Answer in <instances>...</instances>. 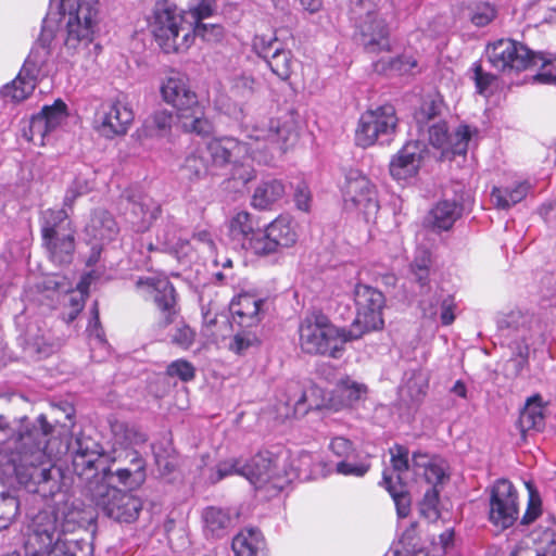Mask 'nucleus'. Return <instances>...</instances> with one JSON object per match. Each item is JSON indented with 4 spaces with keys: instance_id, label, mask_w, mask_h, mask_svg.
I'll list each match as a JSON object with an SVG mask.
<instances>
[{
    "instance_id": "54",
    "label": "nucleus",
    "mask_w": 556,
    "mask_h": 556,
    "mask_svg": "<svg viewBox=\"0 0 556 556\" xmlns=\"http://www.w3.org/2000/svg\"><path fill=\"white\" fill-rule=\"evenodd\" d=\"M529 491L528 507L521 518L522 525L533 522L542 513V502L539 492L530 484L527 483Z\"/></svg>"
},
{
    "instance_id": "39",
    "label": "nucleus",
    "mask_w": 556,
    "mask_h": 556,
    "mask_svg": "<svg viewBox=\"0 0 556 556\" xmlns=\"http://www.w3.org/2000/svg\"><path fill=\"white\" fill-rule=\"evenodd\" d=\"M435 304L432 301L429 302V307L426 306V302H421L422 309L425 314L429 316H435L438 314L437 305L440 306V319L442 325L448 326L455 320L454 309L456 307L454 296L451 294H445L443 290L435 293L434 295Z\"/></svg>"
},
{
    "instance_id": "14",
    "label": "nucleus",
    "mask_w": 556,
    "mask_h": 556,
    "mask_svg": "<svg viewBox=\"0 0 556 556\" xmlns=\"http://www.w3.org/2000/svg\"><path fill=\"white\" fill-rule=\"evenodd\" d=\"M342 192L346 210L358 211L367 222L376 218L380 208L377 190L366 176L349 172Z\"/></svg>"
},
{
    "instance_id": "23",
    "label": "nucleus",
    "mask_w": 556,
    "mask_h": 556,
    "mask_svg": "<svg viewBox=\"0 0 556 556\" xmlns=\"http://www.w3.org/2000/svg\"><path fill=\"white\" fill-rule=\"evenodd\" d=\"M463 206L455 200L439 201L425 216L422 226L434 232L450 230L462 216Z\"/></svg>"
},
{
    "instance_id": "41",
    "label": "nucleus",
    "mask_w": 556,
    "mask_h": 556,
    "mask_svg": "<svg viewBox=\"0 0 556 556\" xmlns=\"http://www.w3.org/2000/svg\"><path fill=\"white\" fill-rule=\"evenodd\" d=\"M24 350L29 356L46 357L53 352V344L40 329L29 327L24 338Z\"/></svg>"
},
{
    "instance_id": "13",
    "label": "nucleus",
    "mask_w": 556,
    "mask_h": 556,
    "mask_svg": "<svg viewBox=\"0 0 556 556\" xmlns=\"http://www.w3.org/2000/svg\"><path fill=\"white\" fill-rule=\"evenodd\" d=\"M356 317L350 329L361 332V338L370 331L383 328L386 298L381 291L368 285L357 283L354 288Z\"/></svg>"
},
{
    "instance_id": "5",
    "label": "nucleus",
    "mask_w": 556,
    "mask_h": 556,
    "mask_svg": "<svg viewBox=\"0 0 556 556\" xmlns=\"http://www.w3.org/2000/svg\"><path fill=\"white\" fill-rule=\"evenodd\" d=\"M299 344L305 354L341 357L346 342L361 338V332L339 328L321 313L306 315L299 325Z\"/></svg>"
},
{
    "instance_id": "49",
    "label": "nucleus",
    "mask_w": 556,
    "mask_h": 556,
    "mask_svg": "<svg viewBox=\"0 0 556 556\" xmlns=\"http://www.w3.org/2000/svg\"><path fill=\"white\" fill-rule=\"evenodd\" d=\"M430 265V252L428 250H418L410 264V273L420 287H425L429 280Z\"/></svg>"
},
{
    "instance_id": "61",
    "label": "nucleus",
    "mask_w": 556,
    "mask_h": 556,
    "mask_svg": "<svg viewBox=\"0 0 556 556\" xmlns=\"http://www.w3.org/2000/svg\"><path fill=\"white\" fill-rule=\"evenodd\" d=\"M256 342H257V339L254 334H252L250 332L242 331V332L237 333L232 338V340L229 344V349H230V351H232L237 354H243V353H245V351L248 349H250L251 346L256 344Z\"/></svg>"
},
{
    "instance_id": "27",
    "label": "nucleus",
    "mask_w": 556,
    "mask_h": 556,
    "mask_svg": "<svg viewBox=\"0 0 556 556\" xmlns=\"http://www.w3.org/2000/svg\"><path fill=\"white\" fill-rule=\"evenodd\" d=\"M545 407L542 397L535 394L529 397L518 418L521 433L542 431L545 427Z\"/></svg>"
},
{
    "instance_id": "20",
    "label": "nucleus",
    "mask_w": 556,
    "mask_h": 556,
    "mask_svg": "<svg viewBox=\"0 0 556 556\" xmlns=\"http://www.w3.org/2000/svg\"><path fill=\"white\" fill-rule=\"evenodd\" d=\"M357 28L358 41L367 52L375 53L390 49L388 26L377 12L367 11Z\"/></svg>"
},
{
    "instance_id": "46",
    "label": "nucleus",
    "mask_w": 556,
    "mask_h": 556,
    "mask_svg": "<svg viewBox=\"0 0 556 556\" xmlns=\"http://www.w3.org/2000/svg\"><path fill=\"white\" fill-rule=\"evenodd\" d=\"M271 72L277 75L280 79L287 80L292 73L293 59L290 50L283 47L279 49V52L274 53L267 60H265Z\"/></svg>"
},
{
    "instance_id": "33",
    "label": "nucleus",
    "mask_w": 556,
    "mask_h": 556,
    "mask_svg": "<svg viewBox=\"0 0 556 556\" xmlns=\"http://www.w3.org/2000/svg\"><path fill=\"white\" fill-rule=\"evenodd\" d=\"M530 185L527 181L517 182L511 187H494L491 199L496 207L507 210L521 202L528 194Z\"/></svg>"
},
{
    "instance_id": "34",
    "label": "nucleus",
    "mask_w": 556,
    "mask_h": 556,
    "mask_svg": "<svg viewBox=\"0 0 556 556\" xmlns=\"http://www.w3.org/2000/svg\"><path fill=\"white\" fill-rule=\"evenodd\" d=\"M114 439V447L134 448L132 446L142 444L147 441V435L134 425L123 421H115L111 425Z\"/></svg>"
},
{
    "instance_id": "40",
    "label": "nucleus",
    "mask_w": 556,
    "mask_h": 556,
    "mask_svg": "<svg viewBox=\"0 0 556 556\" xmlns=\"http://www.w3.org/2000/svg\"><path fill=\"white\" fill-rule=\"evenodd\" d=\"M382 485L388 490L396 506L399 517L404 518L410 511V496L402 482H393L387 470L382 475Z\"/></svg>"
},
{
    "instance_id": "3",
    "label": "nucleus",
    "mask_w": 556,
    "mask_h": 556,
    "mask_svg": "<svg viewBox=\"0 0 556 556\" xmlns=\"http://www.w3.org/2000/svg\"><path fill=\"white\" fill-rule=\"evenodd\" d=\"M298 137L296 128L291 118L281 121L270 118L264 124L255 125L248 135V140L240 141L233 137H222L211 140L206 151L215 166L239 164L247 159L258 163H268L274 153H283L288 144Z\"/></svg>"
},
{
    "instance_id": "1",
    "label": "nucleus",
    "mask_w": 556,
    "mask_h": 556,
    "mask_svg": "<svg viewBox=\"0 0 556 556\" xmlns=\"http://www.w3.org/2000/svg\"><path fill=\"white\" fill-rule=\"evenodd\" d=\"M53 427L45 415L31 428L15 430L0 415V481L15 479L29 492L52 497L61 491L62 470L47 452Z\"/></svg>"
},
{
    "instance_id": "32",
    "label": "nucleus",
    "mask_w": 556,
    "mask_h": 556,
    "mask_svg": "<svg viewBox=\"0 0 556 556\" xmlns=\"http://www.w3.org/2000/svg\"><path fill=\"white\" fill-rule=\"evenodd\" d=\"M265 547L262 533L257 529H244L232 540L236 556H260Z\"/></svg>"
},
{
    "instance_id": "51",
    "label": "nucleus",
    "mask_w": 556,
    "mask_h": 556,
    "mask_svg": "<svg viewBox=\"0 0 556 556\" xmlns=\"http://www.w3.org/2000/svg\"><path fill=\"white\" fill-rule=\"evenodd\" d=\"M281 48L282 43L275 36L257 35L253 40L254 51L264 60L279 52Z\"/></svg>"
},
{
    "instance_id": "42",
    "label": "nucleus",
    "mask_w": 556,
    "mask_h": 556,
    "mask_svg": "<svg viewBox=\"0 0 556 556\" xmlns=\"http://www.w3.org/2000/svg\"><path fill=\"white\" fill-rule=\"evenodd\" d=\"M217 11L215 0H192L189 9L184 13L187 20V26L193 27L198 24H203L205 18L213 16Z\"/></svg>"
},
{
    "instance_id": "16",
    "label": "nucleus",
    "mask_w": 556,
    "mask_h": 556,
    "mask_svg": "<svg viewBox=\"0 0 556 556\" xmlns=\"http://www.w3.org/2000/svg\"><path fill=\"white\" fill-rule=\"evenodd\" d=\"M128 220L138 231H146L161 213L160 205L138 190H126L122 195Z\"/></svg>"
},
{
    "instance_id": "52",
    "label": "nucleus",
    "mask_w": 556,
    "mask_h": 556,
    "mask_svg": "<svg viewBox=\"0 0 556 556\" xmlns=\"http://www.w3.org/2000/svg\"><path fill=\"white\" fill-rule=\"evenodd\" d=\"M389 453L392 468L397 472V482H401V473L407 471L412 466L408 459V448L401 444H394L389 448Z\"/></svg>"
},
{
    "instance_id": "64",
    "label": "nucleus",
    "mask_w": 556,
    "mask_h": 556,
    "mask_svg": "<svg viewBox=\"0 0 556 556\" xmlns=\"http://www.w3.org/2000/svg\"><path fill=\"white\" fill-rule=\"evenodd\" d=\"M415 67H417V60L409 54H403L390 61V70L400 75L412 73Z\"/></svg>"
},
{
    "instance_id": "7",
    "label": "nucleus",
    "mask_w": 556,
    "mask_h": 556,
    "mask_svg": "<svg viewBox=\"0 0 556 556\" xmlns=\"http://www.w3.org/2000/svg\"><path fill=\"white\" fill-rule=\"evenodd\" d=\"M56 22L55 14L52 13L43 20L38 41L30 50L18 75L2 88L4 98L21 102L33 93L37 77L50 58V45L55 36Z\"/></svg>"
},
{
    "instance_id": "24",
    "label": "nucleus",
    "mask_w": 556,
    "mask_h": 556,
    "mask_svg": "<svg viewBox=\"0 0 556 556\" xmlns=\"http://www.w3.org/2000/svg\"><path fill=\"white\" fill-rule=\"evenodd\" d=\"M368 389L364 383L356 382L346 377L341 379L333 389L329 399L330 405L334 409L353 407L361 401H364Z\"/></svg>"
},
{
    "instance_id": "15",
    "label": "nucleus",
    "mask_w": 556,
    "mask_h": 556,
    "mask_svg": "<svg viewBox=\"0 0 556 556\" xmlns=\"http://www.w3.org/2000/svg\"><path fill=\"white\" fill-rule=\"evenodd\" d=\"M519 516L518 493L513 483L500 479L490 496V521L501 529L511 527Z\"/></svg>"
},
{
    "instance_id": "55",
    "label": "nucleus",
    "mask_w": 556,
    "mask_h": 556,
    "mask_svg": "<svg viewBox=\"0 0 556 556\" xmlns=\"http://www.w3.org/2000/svg\"><path fill=\"white\" fill-rule=\"evenodd\" d=\"M191 34L210 42H217L224 37V28L219 24L203 23L191 27Z\"/></svg>"
},
{
    "instance_id": "30",
    "label": "nucleus",
    "mask_w": 556,
    "mask_h": 556,
    "mask_svg": "<svg viewBox=\"0 0 556 556\" xmlns=\"http://www.w3.org/2000/svg\"><path fill=\"white\" fill-rule=\"evenodd\" d=\"M286 193L285 185L279 179H269L258 184L252 195L251 204L258 210H267Z\"/></svg>"
},
{
    "instance_id": "8",
    "label": "nucleus",
    "mask_w": 556,
    "mask_h": 556,
    "mask_svg": "<svg viewBox=\"0 0 556 556\" xmlns=\"http://www.w3.org/2000/svg\"><path fill=\"white\" fill-rule=\"evenodd\" d=\"M85 488L94 504L117 522H134L142 509V501L138 496L113 485L88 481Z\"/></svg>"
},
{
    "instance_id": "56",
    "label": "nucleus",
    "mask_w": 556,
    "mask_h": 556,
    "mask_svg": "<svg viewBox=\"0 0 556 556\" xmlns=\"http://www.w3.org/2000/svg\"><path fill=\"white\" fill-rule=\"evenodd\" d=\"M545 542L544 546L539 548H523L519 556H556V540L554 539V531L546 530L543 533Z\"/></svg>"
},
{
    "instance_id": "59",
    "label": "nucleus",
    "mask_w": 556,
    "mask_h": 556,
    "mask_svg": "<svg viewBox=\"0 0 556 556\" xmlns=\"http://www.w3.org/2000/svg\"><path fill=\"white\" fill-rule=\"evenodd\" d=\"M293 201L298 210L308 212L312 204V193L304 181L296 184L293 193Z\"/></svg>"
},
{
    "instance_id": "12",
    "label": "nucleus",
    "mask_w": 556,
    "mask_h": 556,
    "mask_svg": "<svg viewBox=\"0 0 556 556\" xmlns=\"http://www.w3.org/2000/svg\"><path fill=\"white\" fill-rule=\"evenodd\" d=\"M75 2L76 10L63 15L65 28L61 31L64 47L72 54L91 42L98 17L97 0H75Z\"/></svg>"
},
{
    "instance_id": "25",
    "label": "nucleus",
    "mask_w": 556,
    "mask_h": 556,
    "mask_svg": "<svg viewBox=\"0 0 556 556\" xmlns=\"http://www.w3.org/2000/svg\"><path fill=\"white\" fill-rule=\"evenodd\" d=\"M75 230L42 238L48 257L55 264H70L75 252Z\"/></svg>"
},
{
    "instance_id": "58",
    "label": "nucleus",
    "mask_w": 556,
    "mask_h": 556,
    "mask_svg": "<svg viewBox=\"0 0 556 556\" xmlns=\"http://www.w3.org/2000/svg\"><path fill=\"white\" fill-rule=\"evenodd\" d=\"M369 468L368 463H349L343 459L336 465V472L343 476L364 477Z\"/></svg>"
},
{
    "instance_id": "9",
    "label": "nucleus",
    "mask_w": 556,
    "mask_h": 556,
    "mask_svg": "<svg viewBox=\"0 0 556 556\" xmlns=\"http://www.w3.org/2000/svg\"><path fill=\"white\" fill-rule=\"evenodd\" d=\"M150 25L156 41L165 52L178 51L191 35L186 16L166 0L156 2Z\"/></svg>"
},
{
    "instance_id": "48",
    "label": "nucleus",
    "mask_w": 556,
    "mask_h": 556,
    "mask_svg": "<svg viewBox=\"0 0 556 556\" xmlns=\"http://www.w3.org/2000/svg\"><path fill=\"white\" fill-rule=\"evenodd\" d=\"M471 138V130L467 125H460L452 135H447V141L443 150L454 155H463L467 152L468 142Z\"/></svg>"
},
{
    "instance_id": "62",
    "label": "nucleus",
    "mask_w": 556,
    "mask_h": 556,
    "mask_svg": "<svg viewBox=\"0 0 556 556\" xmlns=\"http://www.w3.org/2000/svg\"><path fill=\"white\" fill-rule=\"evenodd\" d=\"M195 332L187 325H181L172 334V342L179 348L187 350L194 342Z\"/></svg>"
},
{
    "instance_id": "38",
    "label": "nucleus",
    "mask_w": 556,
    "mask_h": 556,
    "mask_svg": "<svg viewBox=\"0 0 556 556\" xmlns=\"http://www.w3.org/2000/svg\"><path fill=\"white\" fill-rule=\"evenodd\" d=\"M89 227L93 238L100 241L112 240L118 230L112 214L104 210H98L93 213Z\"/></svg>"
},
{
    "instance_id": "21",
    "label": "nucleus",
    "mask_w": 556,
    "mask_h": 556,
    "mask_svg": "<svg viewBox=\"0 0 556 556\" xmlns=\"http://www.w3.org/2000/svg\"><path fill=\"white\" fill-rule=\"evenodd\" d=\"M99 118V131L106 138L125 135L134 121L131 108L122 99L103 105Z\"/></svg>"
},
{
    "instance_id": "10",
    "label": "nucleus",
    "mask_w": 556,
    "mask_h": 556,
    "mask_svg": "<svg viewBox=\"0 0 556 556\" xmlns=\"http://www.w3.org/2000/svg\"><path fill=\"white\" fill-rule=\"evenodd\" d=\"M485 55L492 67L505 74L520 73L539 64L546 65L541 54L511 39H500L488 45Z\"/></svg>"
},
{
    "instance_id": "35",
    "label": "nucleus",
    "mask_w": 556,
    "mask_h": 556,
    "mask_svg": "<svg viewBox=\"0 0 556 556\" xmlns=\"http://www.w3.org/2000/svg\"><path fill=\"white\" fill-rule=\"evenodd\" d=\"M258 227L256 218L245 211L236 213L229 220V233L242 247L245 241L250 240Z\"/></svg>"
},
{
    "instance_id": "50",
    "label": "nucleus",
    "mask_w": 556,
    "mask_h": 556,
    "mask_svg": "<svg viewBox=\"0 0 556 556\" xmlns=\"http://www.w3.org/2000/svg\"><path fill=\"white\" fill-rule=\"evenodd\" d=\"M439 494V489L429 488L420 502V514L429 521H435L440 517L438 509Z\"/></svg>"
},
{
    "instance_id": "45",
    "label": "nucleus",
    "mask_w": 556,
    "mask_h": 556,
    "mask_svg": "<svg viewBox=\"0 0 556 556\" xmlns=\"http://www.w3.org/2000/svg\"><path fill=\"white\" fill-rule=\"evenodd\" d=\"M20 515V501L11 492L0 493V531L8 529Z\"/></svg>"
},
{
    "instance_id": "44",
    "label": "nucleus",
    "mask_w": 556,
    "mask_h": 556,
    "mask_svg": "<svg viewBox=\"0 0 556 556\" xmlns=\"http://www.w3.org/2000/svg\"><path fill=\"white\" fill-rule=\"evenodd\" d=\"M243 248L256 255H269L278 252L266 227H258L250 240L243 243Z\"/></svg>"
},
{
    "instance_id": "37",
    "label": "nucleus",
    "mask_w": 556,
    "mask_h": 556,
    "mask_svg": "<svg viewBox=\"0 0 556 556\" xmlns=\"http://www.w3.org/2000/svg\"><path fill=\"white\" fill-rule=\"evenodd\" d=\"M202 519L206 535L211 534L216 538H220L226 533L231 521L227 510L214 506L203 510Z\"/></svg>"
},
{
    "instance_id": "18",
    "label": "nucleus",
    "mask_w": 556,
    "mask_h": 556,
    "mask_svg": "<svg viewBox=\"0 0 556 556\" xmlns=\"http://www.w3.org/2000/svg\"><path fill=\"white\" fill-rule=\"evenodd\" d=\"M279 462V455L269 451H262L245 463L242 477L247 478L256 488L273 482L275 488L281 489Z\"/></svg>"
},
{
    "instance_id": "47",
    "label": "nucleus",
    "mask_w": 556,
    "mask_h": 556,
    "mask_svg": "<svg viewBox=\"0 0 556 556\" xmlns=\"http://www.w3.org/2000/svg\"><path fill=\"white\" fill-rule=\"evenodd\" d=\"M173 124V114L166 110L156 111L144 123L146 134L150 137L165 136Z\"/></svg>"
},
{
    "instance_id": "19",
    "label": "nucleus",
    "mask_w": 556,
    "mask_h": 556,
    "mask_svg": "<svg viewBox=\"0 0 556 556\" xmlns=\"http://www.w3.org/2000/svg\"><path fill=\"white\" fill-rule=\"evenodd\" d=\"M428 153L427 144L424 141H408L394 155L390 162V174L396 180H406L414 177Z\"/></svg>"
},
{
    "instance_id": "63",
    "label": "nucleus",
    "mask_w": 556,
    "mask_h": 556,
    "mask_svg": "<svg viewBox=\"0 0 556 556\" xmlns=\"http://www.w3.org/2000/svg\"><path fill=\"white\" fill-rule=\"evenodd\" d=\"M495 17V10L489 3L477 4L471 21L477 26H485Z\"/></svg>"
},
{
    "instance_id": "28",
    "label": "nucleus",
    "mask_w": 556,
    "mask_h": 556,
    "mask_svg": "<svg viewBox=\"0 0 556 556\" xmlns=\"http://www.w3.org/2000/svg\"><path fill=\"white\" fill-rule=\"evenodd\" d=\"M412 468L416 475H420V470H422L425 480L431 485L430 488L438 489V486L447 479L444 464L442 462L430 459L427 454H422L420 452L413 454Z\"/></svg>"
},
{
    "instance_id": "2",
    "label": "nucleus",
    "mask_w": 556,
    "mask_h": 556,
    "mask_svg": "<svg viewBox=\"0 0 556 556\" xmlns=\"http://www.w3.org/2000/svg\"><path fill=\"white\" fill-rule=\"evenodd\" d=\"M68 450L73 471L81 481H97L135 491L147 480V462L135 448L113 447L112 454L105 455L98 441L79 433Z\"/></svg>"
},
{
    "instance_id": "17",
    "label": "nucleus",
    "mask_w": 556,
    "mask_h": 556,
    "mask_svg": "<svg viewBox=\"0 0 556 556\" xmlns=\"http://www.w3.org/2000/svg\"><path fill=\"white\" fill-rule=\"evenodd\" d=\"M147 286L155 306L160 312L159 327L165 328L173 324L179 314L177 293L173 283L167 279L137 281V286Z\"/></svg>"
},
{
    "instance_id": "31",
    "label": "nucleus",
    "mask_w": 556,
    "mask_h": 556,
    "mask_svg": "<svg viewBox=\"0 0 556 556\" xmlns=\"http://www.w3.org/2000/svg\"><path fill=\"white\" fill-rule=\"evenodd\" d=\"M179 228L176 224L169 223L157 233V243L164 251L174 254L177 258L188 256L190 243L179 236Z\"/></svg>"
},
{
    "instance_id": "36",
    "label": "nucleus",
    "mask_w": 556,
    "mask_h": 556,
    "mask_svg": "<svg viewBox=\"0 0 556 556\" xmlns=\"http://www.w3.org/2000/svg\"><path fill=\"white\" fill-rule=\"evenodd\" d=\"M266 228L278 251L282 248H289L296 242L298 235L291 220L286 216L277 217Z\"/></svg>"
},
{
    "instance_id": "43",
    "label": "nucleus",
    "mask_w": 556,
    "mask_h": 556,
    "mask_svg": "<svg viewBox=\"0 0 556 556\" xmlns=\"http://www.w3.org/2000/svg\"><path fill=\"white\" fill-rule=\"evenodd\" d=\"M181 172L189 180H199L210 174V164L202 153L192 152L186 157Z\"/></svg>"
},
{
    "instance_id": "11",
    "label": "nucleus",
    "mask_w": 556,
    "mask_h": 556,
    "mask_svg": "<svg viewBox=\"0 0 556 556\" xmlns=\"http://www.w3.org/2000/svg\"><path fill=\"white\" fill-rule=\"evenodd\" d=\"M397 122L395 109L391 104L367 110L358 121L355 131L356 144L368 148L375 143H390L395 136Z\"/></svg>"
},
{
    "instance_id": "29",
    "label": "nucleus",
    "mask_w": 556,
    "mask_h": 556,
    "mask_svg": "<svg viewBox=\"0 0 556 556\" xmlns=\"http://www.w3.org/2000/svg\"><path fill=\"white\" fill-rule=\"evenodd\" d=\"M41 238L75 230L65 208H48L39 217Z\"/></svg>"
},
{
    "instance_id": "4",
    "label": "nucleus",
    "mask_w": 556,
    "mask_h": 556,
    "mask_svg": "<svg viewBox=\"0 0 556 556\" xmlns=\"http://www.w3.org/2000/svg\"><path fill=\"white\" fill-rule=\"evenodd\" d=\"M87 535L73 514L40 511L29 526L25 556H92Z\"/></svg>"
},
{
    "instance_id": "6",
    "label": "nucleus",
    "mask_w": 556,
    "mask_h": 556,
    "mask_svg": "<svg viewBox=\"0 0 556 556\" xmlns=\"http://www.w3.org/2000/svg\"><path fill=\"white\" fill-rule=\"evenodd\" d=\"M163 100L176 109L181 127L187 132L199 136H210L214 127L205 117L204 109L200 104L195 92L188 84V78L177 72H173L161 85Z\"/></svg>"
},
{
    "instance_id": "26",
    "label": "nucleus",
    "mask_w": 556,
    "mask_h": 556,
    "mask_svg": "<svg viewBox=\"0 0 556 556\" xmlns=\"http://www.w3.org/2000/svg\"><path fill=\"white\" fill-rule=\"evenodd\" d=\"M264 300L250 293L239 294L230 303V309L233 316L238 317L241 326L252 327L261 320V306Z\"/></svg>"
},
{
    "instance_id": "53",
    "label": "nucleus",
    "mask_w": 556,
    "mask_h": 556,
    "mask_svg": "<svg viewBox=\"0 0 556 556\" xmlns=\"http://www.w3.org/2000/svg\"><path fill=\"white\" fill-rule=\"evenodd\" d=\"M166 375L189 382L195 377V368L186 359H176L166 367Z\"/></svg>"
},
{
    "instance_id": "60",
    "label": "nucleus",
    "mask_w": 556,
    "mask_h": 556,
    "mask_svg": "<svg viewBox=\"0 0 556 556\" xmlns=\"http://www.w3.org/2000/svg\"><path fill=\"white\" fill-rule=\"evenodd\" d=\"M472 72V79L475 80L477 91L480 94H483L495 80V76L491 73L484 72L482 65L478 62L473 63Z\"/></svg>"
},
{
    "instance_id": "22",
    "label": "nucleus",
    "mask_w": 556,
    "mask_h": 556,
    "mask_svg": "<svg viewBox=\"0 0 556 556\" xmlns=\"http://www.w3.org/2000/svg\"><path fill=\"white\" fill-rule=\"evenodd\" d=\"M66 117L67 106L61 99H56L51 105H45L29 122L28 139L35 141L38 138L43 144L45 138L54 131Z\"/></svg>"
},
{
    "instance_id": "57",
    "label": "nucleus",
    "mask_w": 556,
    "mask_h": 556,
    "mask_svg": "<svg viewBox=\"0 0 556 556\" xmlns=\"http://www.w3.org/2000/svg\"><path fill=\"white\" fill-rule=\"evenodd\" d=\"M290 391H295L293 397L289 396L287 400L288 406H293V415L294 416H303L308 412V407L306 406V393L302 390V388L298 383H292L289 387Z\"/></svg>"
}]
</instances>
